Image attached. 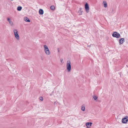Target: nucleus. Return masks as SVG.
<instances>
[{
  "label": "nucleus",
  "mask_w": 128,
  "mask_h": 128,
  "mask_svg": "<svg viewBox=\"0 0 128 128\" xmlns=\"http://www.w3.org/2000/svg\"><path fill=\"white\" fill-rule=\"evenodd\" d=\"M112 36L113 37L116 38H119L120 36V34L116 32H114L112 34Z\"/></svg>",
  "instance_id": "nucleus-5"
},
{
  "label": "nucleus",
  "mask_w": 128,
  "mask_h": 128,
  "mask_svg": "<svg viewBox=\"0 0 128 128\" xmlns=\"http://www.w3.org/2000/svg\"><path fill=\"white\" fill-rule=\"evenodd\" d=\"M13 32L15 38L17 40H19L20 39V37L18 30L16 29H14Z\"/></svg>",
  "instance_id": "nucleus-3"
},
{
  "label": "nucleus",
  "mask_w": 128,
  "mask_h": 128,
  "mask_svg": "<svg viewBox=\"0 0 128 128\" xmlns=\"http://www.w3.org/2000/svg\"><path fill=\"white\" fill-rule=\"evenodd\" d=\"M124 38H122L120 39L119 40V43L120 44H122L124 42Z\"/></svg>",
  "instance_id": "nucleus-13"
},
{
  "label": "nucleus",
  "mask_w": 128,
  "mask_h": 128,
  "mask_svg": "<svg viewBox=\"0 0 128 128\" xmlns=\"http://www.w3.org/2000/svg\"><path fill=\"white\" fill-rule=\"evenodd\" d=\"M77 12L80 15H82V14L83 11L82 8H79L77 10Z\"/></svg>",
  "instance_id": "nucleus-7"
},
{
  "label": "nucleus",
  "mask_w": 128,
  "mask_h": 128,
  "mask_svg": "<svg viewBox=\"0 0 128 128\" xmlns=\"http://www.w3.org/2000/svg\"><path fill=\"white\" fill-rule=\"evenodd\" d=\"M7 21L8 22L9 24L11 26H13L14 25V23L12 21L11 19L10 18H7Z\"/></svg>",
  "instance_id": "nucleus-8"
},
{
  "label": "nucleus",
  "mask_w": 128,
  "mask_h": 128,
  "mask_svg": "<svg viewBox=\"0 0 128 128\" xmlns=\"http://www.w3.org/2000/svg\"><path fill=\"white\" fill-rule=\"evenodd\" d=\"M24 20L26 22H30V21L29 19L27 17H24Z\"/></svg>",
  "instance_id": "nucleus-12"
},
{
  "label": "nucleus",
  "mask_w": 128,
  "mask_h": 128,
  "mask_svg": "<svg viewBox=\"0 0 128 128\" xmlns=\"http://www.w3.org/2000/svg\"><path fill=\"white\" fill-rule=\"evenodd\" d=\"M66 66L67 72H70L71 70V62L70 60H68L67 61Z\"/></svg>",
  "instance_id": "nucleus-2"
},
{
  "label": "nucleus",
  "mask_w": 128,
  "mask_h": 128,
  "mask_svg": "<svg viewBox=\"0 0 128 128\" xmlns=\"http://www.w3.org/2000/svg\"><path fill=\"white\" fill-rule=\"evenodd\" d=\"M39 12L40 14L42 15L44 13V11L42 9H40L39 10Z\"/></svg>",
  "instance_id": "nucleus-14"
},
{
  "label": "nucleus",
  "mask_w": 128,
  "mask_h": 128,
  "mask_svg": "<svg viewBox=\"0 0 128 128\" xmlns=\"http://www.w3.org/2000/svg\"><path fill=\"white\" fill-rule=\"evenodd\" d=\"M92 123L90 122H87L86 124V125L87 128H91Z\"/></svg>",
  "instance_id": "nucleus-9"
},
{
  "label": "nucleus",
  "mask_w": 128,
  "mask_h": 128,
  "mask_svg": "<svg viewBox=\"0 0 128 128\" xmlns=\"http://www.w3.org/2000/svg\"><path fill=\"white\" fill-rule=\"evenodd\" d=\"M85 10L86 13H88L90 11V8L88 4L86 3L84 5Z\"/></svg>",
  "instance_id": "nucleus-4"
},
{
  "label": "nucleus",
  "mask_w": 128,
  "mask_h": 128,
  "mask_svg": "<svg viewBox=\"0 0 128 128\" xmlns=\"http://www.w3.org/2000/svg\"><path fill=\"white\" fill-rule=\"evenodd\" d=\"M39 99L41 101H43V98L42 97L40 96L39 98Z\"/></svg>",
  "instance_id": "nucleus-18"
},
{
  "label": "nucleus",
  "mask_w": 128,
  "mask_h": 128,
  "mask_svg": "<svg viewBox=\"0 0 128 128\" xmlns=\"http://www.w3.org/2000/svg\"><path fill=\"white\" fill-rule=\"evenodd\" d=\"M81 109L83 111H84L85 110V106L84 104L82 105L81 106Z\"/></svg>",
  "instance_id": "nucleus-11"
},
{
  "label": "nucleus",
  "mask_w": 128,
  "mask_h": 128,
  "mask_svg": "<svg viewBox=\"0 0 128 128\" xmlns=\"http://www.w3.org/2000/svg\"><path fill=\"white\" fill-rule=\"evenodd\" d=\"M60 61L61 62H62L63 61V59H60Z\"/></svg>",
  "instance_id": "nucleus-19"
},
{
  "label": "nucleus",
  "mask_w": 128,
  "mask_h": 128,
  "mask_svg": "<svg viewBox=\"0 0 128 128\" xmlns=\"http://www.w3.org/2000/svg\"><path fill=\"white\" fill-rule=\"evenodd\" d=\"M22 9V7L21 6H19L17 7V10L18 11H20Z\"/></svg>",
  "instance_id": "nucleus-16"
},
{
  "label": "nucleus",
  "mask_w": 128,
  "mask_h": 128,
  "mask_svg": "<svg viewBox=\"0 0 128 128\" xmlns=\"http://www.w3.org/2000/svg\"><path fill=\"white\" fill-rule=\"evenodd\" d=\"M93 98L94 100L97 101L98 100V97L96 96H93Z\"/></svg>",
  "instance_id": "nucleus-15"
},
{
  "label": "nucleus",
  "mask_w": 128,
  "mask_h": 128,
  "mask_svg": "<svg viewBox=\"0 0 128 128\" xmlns=\"http://www.w3.org/2000/svg\"><path fill=\"white\" fill-rule=\"evenodd\" d=\"M102 4L104 8H106L107 7V3L106 1H103Z\"/></svg>",
  "instance_id": "nucleus-10"
},
{
  "label": "nucleus",
  "mask_w": 128,
  "mask_h": 128,
  "mask_svg": "<svg viewBox=\"0 0 128 128\" xmlns=\"http://www.w3.org/2000/svg\"><path fill=\"white\" fill-rule=\"evenodd\" d=\"M50 8L51 10H54L55 9V7L54 6H50Z\"/></svg>",
  "instance_id": "nucleus-17"
},
{
  "label": "nucleus",
  "mask_w": 128,
  "mask_h": 128,
  "mask_svg": "<svg viewBox=\"0 0 128 128\" xmlns=\"http://www.w3.org/2000/svg\"><path fill=\"white\" fill-rule=\"evenodd\" d=\"M128 121V116H125L122 120V122L123 123L126 124Z\"/></svg>",
  "instance_id": "nucleus-6"
},
{
  "label": "nucleus",
  "mask_w": 128,
  "mask_h": 128,
  "mask_svg": "<svg viewBox=\"0 0 128 128\" xmlns=\"http://www.w3.org/2000/svg\"><path fill=\"white\" fill-rule=\"evenodd\" d=\"M43 49L44 52L46 55L49 56L50 55L51 52L47 45H44L43 46Z\"/></svg>",
  "instance_id": "nucleus-1"
}]
</instances>
